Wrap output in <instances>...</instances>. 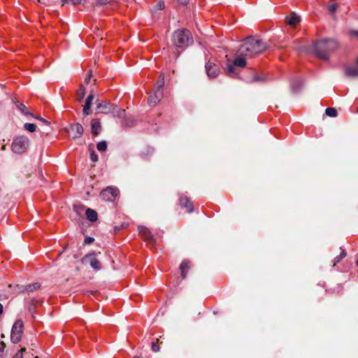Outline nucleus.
<instances>
[{"label": "nucleus", "instance_id": "obj_1", "mask_svg": "<svg viewBox=\"0 0 358 358\" xmlns=\"http://www.w3.org/2000/svg\"><path fill=\"white\" fill-rule=\"evenodd\" d=\"M267 49V45L262 40L249 37L245 40L238 50V53L245 57H252Z\"/></svg>", "mask_w": 358, "mask_h": 358}, {"label": "nucleus", "instance_id": "obj_2", "mask_svg": "<svg viewBox=\"0 0 358 358\" xmlns=\"http://www.w3.org/2000/svg\"><path fill=\"white\" fill-rule=\"evenodd\" d=\"M338 43L334 39H322L317 41L315 45L316 55L324 60L329 59V54L335 50Z\"/></svg>", "mask_w": 358, "mask_h": 358}, {"label": "nucleus", "instance_id": "obj_3", "mask_svg": "<svg viewBox=\"0 0 358 358\" xmlns=\"http://www.w3.org/2000/svg\"><path fill=\"white\" fill-rule=\"evenodd\" d=\"M172 42L178 48H185L192 43L193 38L189 31L178 29L173 34Z\"/></svg>", "mask_w": 358, "mask_h": 358}, {"label": "nucleus", "instance_id": "obj_4", "mask_svg": "<svg viewBox=\"0 0 358 358\" xmlns=\"http://www.w3.org/2000/svg\"><path fill=\"white\" fill-rule=\"evenodd\" d=\"M30 141L25 136H19L15 137L11 145V150L16 154H23L29 148Z\"/></svg>", "mask_w": 358, "mask_h": 358}, {"label": "nucleus", "instance_id": "obj_5", "mask_svg": "<svg viewBox=\"0 0 358 358\" xmlns=\"http://www.w3.org/2000/svg\"><path fill=\"white\" fill-rule=\"evenodd\" d=\"M238 57H237L233 62V63H228L227 64L226 70L228 76L231 77H235L237 76V72L235 71L234 66L237 67H244L246 65V57L244 55H241L238 54Z\"/></svg>", "mask_w": 358, "mask_h": 358}, {"label": "nucleus", "instance_id": "obj_6", "mask_svg": "<svg viewBox=\"0 0 358 358\" xmlns=\"http://www.w3.org/2000/svg\"><path fill=\"white\" fill-rule=\"evenodd\" d=\"M23 327L24 324L21 320H16L13 324L10 334V340L13 343H17L21 341Z\"/></svg>", "mask_w": 358, "mask_h": 358}, {"label": "nucleus", "instance_id": "obj_7", "mask_svg": "<svg viewBox=\"0 0 358 358\" xmlns=\"http://www.w3.org/2000/svg\"><path fill=\"white\" fill-rule=\"evenodd\" d=\"M119 194V190L117 188L108 187L101 192L102 199L107 201H113Z\"/></svg>", "mask_w": 358, "mask_h": 358}, {"label": "nucleus", "instance_id": "obj_8", "mask_svg": "<svg viewBox=\"0 0 358 358\" xmlns=\"http://www.w3.org/2000/svg\"><path fill=\"white\" fill-rule=\"evenodd\" d=\"M97 113L108 114L114 112L115 106L109 102L102 100H97L96 102Z\"/></svg>", "mask_w": 358, "mask_h": 358}, {"label": "nucleus", "instance_id": "obj_9", "mask_svg": "<svg viewBox=\"0 0 358 358\" xmlns=\"http://www.w3.org/2000/svg\"><path fill=\"white\" fill-rule=\"evenodd\" d=\"M83 262L88 263L95 270H99L101 268L100 262L97 259L96 254L86 255L83 259Z\"/></svg>", "mask_w": 358, "mask_h": 358}, {"label": "nucleus", "instance_id": "obj_10", "mask_svg": "<svg viewBox=\"0 0 358 358\" xmlns=\"http://www.w3.org/2000/svg\"><path fill=\"white\" fill-rule=\"evenodd\" d=\"M83 127L79 123L72 124L69 130V135L71 136L73 139L80 138L83 134Z\"/></svg>", "mask_w": 358, "mask_h": 358}, {"label": "nucleus", "instance_id": "obj_11", "mask_svg": "<svg viewBox=\"0 0 358 358\" xmlns=\"http://www.w3.org/2000/svg\"><path fill=\"white\" fill-rule=\"evenodd\" d=\"M206 71L210 78H215L219 73V67L213 63L208 62L206 64Z\"/></svg>", "mask_w": 358, "mask_h": 358}, {"label": "nucleus", "instance_id": "obj_12", "mask_svg": "<svg viewBox=\"0 0 358 358\" xmlns=\"http://www.w3.org/2000/svg\"><path fill=\"white\" fill-rule=\"evenodd\" d=\"M163 92L159 90H155L152 95L148 98V102L150 106H155L162 98Z\"/></svg>", "mask_w": 358, "mask_h": 358}, {"label": "nucleus", "instance_id": "obj_13", "mask_svg": "<svg viewBox=\"0 0 358 358\" xmlns=\"http://www.w3.org/2000/svg\"><path fill=\"white\" fill-rule=\"evenodd\" d=\"M138 232L141 236L147 242L152 243V234L150 231L145 227H138Z\"/></svg>", "mask_w": 358, "mask_h": 358}, {"label": "nucleus", "instance_id": "obj_14", "mask_svg": "<svg viewBox=\"0 0 358 358\" xmlns=\"http://www.w3.org/2000/svg\"><path fill=\"white\" fill-rule=\"evenodd\" d=\"M180 206L182 208H185L187 213L193 212V203L186 196H180L179 199Z\"/></svg>", "mask_w": 358, "mask_h": 358}, {"label": "nucleus", "instance_id": "obj_15", "mask_svg": "<svg viewBox=\"0 0 358 358\" xmlns=\"http://www.w3.org/2000/svg\"><path fill=\"white\" fill-rule=\"evenodd\" d=\"M92 133L94 136H97L101 131V123L98 119H93L91 122Z\"/></svg>", "mask_w": 358, "mask_h": 358}, {"label": "nucleus", "instance_id": "obj_16", "mask_svg": "<svg viewBox=\"0 0 358 358\" xmlns=\"http://www.w3.org/2000/svg\"><path fill=\"white\" fill-rule=\"evenodd\" d=\"M93 99H94V96L92 94L89 95L87 97L84 107H83V114L85 115H88L90 114L91 104H92V101H93Z\"/></svg>", "mask_w": 358, "mask_h": 358}, {"label": "nucleus", "instance_id": "obj_17", "mask_svg": "<svg viewBox=\"0 0 358 358\" xmlns=\"http://www.w3.org/2000/svg\"><path fill=\"white\" fill-rule=\"evenodd\" d=\"M287 22L291 26H295L300 20L299 16L294 13H292L286 18Z\"/></svg>", "mask_w": 358, "mask_h": 358}, {"label": "nucleus", "instance_id": "obj_18", "mask_svg": "<svg viewBox=\"0 0 358 358\" xmlns=\"http://www.w3.org/2000/svg\"><path fill=\"white\" fill-rule=\"evenodd\" d=\"M345 74L350 77L358 76V66H348L345 69Z\"/></svg>", "mask_w": 358, "mask_h": 358}, {"label": "nucleus", "instance_id": "obj_19", "mask_svg": "<svg viewBox=\"0 0 358 358\" xmlns=\"http://www.w3.org/2000/svg\"><path fill=\"white\" fill-rule=\"evenodd\" d=\"M95 3L97 6H110L113 8L115 3V0H93L92 4Z\"/></svg>", "mask_w": 358, "mask_h": 358}, {"label": "nucleus", "instance_id": "obj_20", "mask_svg": "<svg viewBox=\"0 0 358 358\" xmlns=\"http://www.w3.org/2000/svg\"><path fill=\"white\" fill-rule=\"evenodd\" d=\"M189 268V262L188 261H183L180 266L181 275L183 279L186 278L187 271Z\"/></svg>", "mask_w": 358, "mask_h": 358}, {"label": "nucleus", "instance_id": "obj_21", "mask_svg": "<svg viewBox=\"0 0 358 358\" xmlns=\"http://www.w3.org/2000/svg\"><path fill=\"white\" fill-rule=\"evenodd\" d=\"M87 218L91 222H95L97 220V213L95 210L87 208L85 212Z\"/></svg>", "mask_w": 358, "mask_h": 358}, {"label": "nucleus", "instance_id": "obj_22", "mask_svg": "<svg viewBox=\"0 0 358 358\" xmlns=\"http://www.w3.org/2000/svg\"><path fill=\"white\" fill-rule=\"evenodd\" d=\"M40 287V284L38 282H35L31 285H27L22 292L26 291L27 292H31L35 290H37Z\"/></svg>", "mask_w": 358, "mask_h": 358}, {"label": "nucleus", "instance_id": "obj_23", "mask_svg": "<svg viewBox=\"0 0 358 358\" xmlns=\"http://www.w3.org/2000/svg\"><path fill=\"white\" fill-rule=\"evenodd\" d=\"M85 95V90L83 85H80L78 90L77 91V97L79 101H81Z\"/></svg>", "mask_w": 358, "mask_h": 358}, {"label": "nucleus", "instance_id": "obj_24", "mask_svg": "<svg viewBox=\"0 0 358 358\" xmlns=\"http://www.w3.org/2000/svg\"><path fill=\"white\" fill-rule=\"evenodd\" d=\"M97 150L100 152H104L107 149V143L105 141H100L96 145Z\"/></svg>", "mask_w": 358, "mask_h": 358}, {"label": "nucleus", "instance_id": "obj_25", "mask_svg": "<svg viewBox=\"0 0 358 358\" xmlns=\"http://www.w3.org/2000/svg\"><path fill=\"white\" fill-rule=\"evenodd\" d=\"M164 85V78L163 75H161L159 76L158 81L156 83V89L155 90L160 89L163 92L162 87H163Z\"/></svg>", "mask_w": 358, "mask_h": 358}, {"label": "nucleus", "instance_id": "obj_26", "mask_svg": "<svg viewBox=\"0 0 358 358\" xmlns=\"http://www.w3.org/2000/svg\"><path fill=\"white\" fill-rule=\"evenodd\" d=\"M325 113L329 117H336L337 110L334 108H327L325 110Z\"/></svg>", "mask_w": 358, "mask_h": 358}, {"label": "nucleus", "instance_id": "obj_27", "mask_svg": "<svg viewBox=\"0 0 358 358\" xmlns=\"http://www.w3.org/2000/svg\"><path fill=\"white\" fill-rule=\"evenodd\" d=\"M24 128L25 130L29 132H34L36 131V127L34 124L32 123H25Z\"/></svg>", "mask_w": 358, "mask_h": 358}, {"label": "nucleus", "instance_id": "obj_28", "mask_svg": "<svg viewBox=\"0 0 358 358\" xmlns=\"http://www.w3.org/2000/svg\"><path fill=\"white\" fill-rule=\"evenodd\" d=\"M341 250H342V251H341V254L334 258V266H335L336 264L338 263L342 259H343L346 256V253H345V250L343 249H341Z\"/></svg>", "mask_w": 358, "mask_h": 358}, {"label": "nucleus", "instance_id": "obj_29", "mask_svg": "<svg viewBox=\"0 0 358 358\" xmlns=\"http://www.w3.org/2000/svg\"><path fill=\"white\" fill-rule=\"evenodd\" d=\"M17 108L24 114H28L27 108L25 105L21 103H17Z\"/></svg>", "mask_w": 358, "mask_h": 358}, {"label": "nucleus", "instance_id": "obj_30", "mask_svg": "<svg viewBox=\"0 0 358 358\" xmlns=\"http://www.w3.org/2000/svg\"><path fill=\"white\" fill-rule=\"evenodd\" d=\"M337 9V4H331L329 6L328 10L329 11L334 15Z\"/></svg>", "mask_w": 358, "mask_h": 358}, {"label": "nucleus", "instance_id": "obj_31", "mask_svg": "<svg viewBox=\"0 0 358 358\" xmlns=\"http://www.w3.org/2000/svg\"><path fill=\"white\" fill-rule=\"evenodd\" d=\"M90 159L92 162H96L98 161V156L95 153L94 150H92L90 153Z\"/></svg>", "mask_w": 358, "mask_h": 358}, {"label": "nucleus", "instance_id": "obj_32", "mask_svg": "<svg viewBox=\"0 0 358 358\" xmlns=\"http://www.w3.org/2000/svg\"><path fill=\"white\" fill-rule=\"evenodd\" d=\"M157 9L162 10L165 8L164 3L163 1H159L156 5Z\"/></svg>", "mask_w": 358, "mask_h": 358}, {"label": "nucleus", "instance_id": "obj_33", "mask_svg": "<svg viewBox=\"0 0 358 358\" xmlns=\"http://www.w3.org/2000/svg\"><path fill=\"white\" fill-rule=\"evenodd\" d=\"M152 350L157 352L159 350V346L155 343V342H152Z\"/></svg>", "mask_w": 358, "mask_h": 358}, {"label": "nucleus", "instance_id": "obj_34", "mask_svg": "<svg viewBox=\"0 0 358 358\" xmlns=\"http://www.w3.org/2000/svg\"><path fill=\"white\" fill-rule=\"evenodd\" d=\"M6 348V344L3 341H0V356H1L4 349Z\"/></svg>", "mask_w": 358, "mask_h": 358}, {"label": "nucleus", "instance_id": "obj_35", "mask_svg": "<svg viewBox=\"0 0 358 358\" xmlns=\"http://www.w3.org/2000/svg\"><path fill=\"white\" fill-rule=\"evenodd\" d=\"M94 241V239L92 237H87L85 241H84V243L85 244H91L92 243H93Z\"/></svg>", "mask_w": 358, "mask_h": 358}, {"label": "nucleus", "instance_id": "obj_36", "mask_svg": "<svg viewBox=\"0 0 358 358\" xmlns=\"http://www.w3.org/2000/svg\"><path fill=\"white\" fill-rule=\"evenodd\" d=\"M91 78H92V72H91V71H90V72L88 73V74H87V75L86 76V77H85V83L86 84H88V83H90V81Z\"/></svg>", "mask_w": 358, "mask_h": 358}, {"label": "nucleus", "instance_id": "obj_37", "mask_svg": "<svg viewBox=\"0 0 358 358\" xmlns=\"http://www.w3.org/2000/svg\"><path fill=\"white\" fill-rule=\"evenodd\" d=\"M12 358H23V355L21 352H17Z\"/></svg>", "mask_w": 358, "mask_h": 358}, {"label": "nucleus", "instance_id": "obj_38", "mask_svg": "<svg viewBox=\"0 0 358 358\" xmlns=\"http://www.w3.org/2000/svg\"><path fill=\"white\" fill-rule=\"evenodd\" d=\"M178 3L182 5H185L189 2V0H177Z\"/></svg>", "mask_w": 358, "mask_h": 358}, {"label": "nucleus", "instance_id": "obj_39", "mask_svg": "<svg viewBox=\"0 0 358 358\" xmlns=\"http://www.w3.org/2000/svg\"><path fill=\"white\" fill-rule=\"evenodd\" d=\"M37 119L40 120L41 122H43V123L46 124H50V122L48 120H46L42 117H37Z\"/></svg>", "mask_w": 358, "mask_h": 358}, {"label": "nucleus", "instance_id": "obj_40", "mask_svg": "<svg viewBox=\"0 0 358 358\" xmlns=\"http://www.w3.org/2000/svg\"><path fill=\"white\" fill-rule=\"evenodd\" d=\"M3 305L0 303V315L3 313Z\"/></svg>", "mask_w": 358, "mask_h": 358}, {"label": "nucleus", "instance_id": "obj_41", "mask_svg": "<svg viewBox=\"0 0 358 358\" xmlns=\"http://www.w3.org/2000/svg\"><path fill=\"white\" fill-rule=\"evenodd\" d=\"M26 351V348H22L20 350H19L18 352H21L22 354L23 353V352H25Z\"/></svg>", "mask_w": 358, "mask_h": 358}, {"label": "nucleus", "instance_id": "obj_42", "mask_svg": "<svg viewBox=\"0 0 358 358\" xmlns=\"http://www.w3.org/2000/svg\"><path fill=\"white\" fill-rule=\"evenodd\" d=\"M352 34L358 36V31H352Z\"/></svg>", "mask_w": 358, "mask_h": 358}, {"label": "nucleus", "instance_id": "obj_43", "mask_svg": "<svg viewBox=\"0 0 358 358\" xmlns=\"http://www.w3.org/2000/svg\"><path fill=\"white\" fill-rule=\"evenodd\" d=\"M120 112L121 113H124V110H120Z\"/></svg>", "mask_w": 358, "mask_h": 358}, {"label": "nucleus", "instance_id": "obj_44", "mask_svg": "<svg viewBox=\"0 0 358 358\" xmlns=\"http://www.w3.org/2000/svg\"><path fill=\"white\" fill-rule=\"evenodd\" d=\"M357 65L358 66V58H357Z\"/></svg>", "mask_w": 358, "mask_h": 358}, {"label": "nucleus", "instance_id": "obj_45", "mask_svg": "<svg viewBox=\"0 0 358 358\" xmlns=\"http://www.w3.org/2000/svg\"><path fill=\"white\" fill-rule=\"evenodd\" d=\"M357 265L358 266V258H357Z\"/></svg>", "mask_w": 358, "mask_h": 358}, {"label": "nucleus", "instance_id": "obj_46", "mask_svg": "<svg viewBox=\"0 0 358 358\" xmlns=\"http://www.w3.org/2000/svg\"><path fill=\"white\" fill-rule=\"evenodd\" d=\"M35 358H39L38 356L35 357Z\"/></svg>", "mask_w": 358, "mask_h": 358}, {"label": "nucleus", "instance_id": "obj_47", "mask_svg": "<svg viewBox=\"0 0 358 358\" xmlns=\"http://www.w3.org/2000/svg\"><path fill=\"white\" fill-rule=\"evenodd\" d=\"M134 358H138V357H134Z\"/></svg>", "mask_w": 358, "mask_h": 358}]
</instances>
